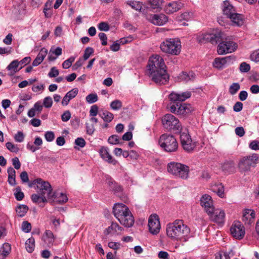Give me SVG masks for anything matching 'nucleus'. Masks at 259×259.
Instances as JSON below:
<instances>
[{"mask_svg":"<svg viewBox=\"0 0 259 259\" xmlns=\"http://www.w3.org/2000/svg\"><path fill=\"white\" fill-rule=\"evenodd\" d=\"M98 28L101 31H107L109 30V26L106 22H102L98 24Z\"/></svg>","mask_w":259,"mask_h":259,"instance_id":"nucleus-58","label":"nucleus"},{"mask_svg":"<svg viewBox=\"0 0 259 259\" xmlns=\"http://www.w3.org/2000/svg\"><path fill=\"white\" fill-rule=\"evenodd\" d=\"M47 54V49L45 48H41L36 58L33 60L32 65L33 66H37L39 65L44 61Z\"/></svg>","mask_w":259,"mask_h":259,"instance_id":"nucleus-25","label":"nucleus"},{"mask_svg":"<svg viewBox=\"0 0 259 259\" xmlns=\"http://www.w3.org/2000/svg\"><path fill=\"white\" fill-rule=\"evenodd\" d=\"M193 17V13L191 12H185L182 13L178 17V20L180 21L185 20L188 21L192 19Z\"/></svg>","mask_w":259,"mask_h":259,"instance_id":"nucleus-37","label":"nucleus"},{"mask_svg":"<svg viewBox=\"0 0 259 259\" xmlns=\"http://www.w3.org/2000/svg\"><path fill=\"white\" fill-rule=\"evenodd\" d=\"M14 139L16 142H22L24 139V135L23 132L21 131L18 132L14 137Z\"/></svg>","mask_w":259,"mask_h":259,"instance_id":"nucleus-55","label":"nucleus"},{"mask_svg":"<svg viewBox=\"0 0 259 259\" xmlns=\"http://www.w3.org/2000/svg\"><path fill=\"white\" fill-rule=\"evenodd\" d=\"M167 171L175 177L183 180H187L189 176V167L179 162L169 163L167 165Z\"/></svg>","mask_w":259,"mask_h":259,"instance_id":"nucleus-7","label":"nucleus"},{"mask_svg":"<svg viewBox=\"0 0 259 259\" xmlns=\"http://www.w3.org/2000/svg\"><path fill=\"white\" fill-rule=\"evenodd\" d=\"M234 59V57L232 56L223 58H216L213 62V66L219 70H222L225 67L227 64L232 63Z\"/></svg>","mask_w":259,"mask_h":259,"instance_id":"nucleus-21","label":"nucleus"},{"mask_svg":"<svg viewBox=\"0 0 259 259\" xmlns=\"http://www.w3.org/2000/svg\"><path fill=\"white\" fill-rule=\"evenodd\" d=\"M195 74L192 71L182 72L178 76L179 79L181 81L187 82L189 81H193L195 78Z\"/></svg>","mask_w":259,"mask_h":259,"instance_id":"nucleus-26","label":"nucleus"},{"mask_svg":"<svg viewBox=\"0 0 259 259\" xmlns=\"http://www.w3.org/2000/svg\"><path fill=\"white\" fill-rule=\"evenodd\" d=\"M113 212L120 223L125 227L130 228L133 226L135 222L134 217L125 204L120 203L115 204Z\"/></svg>","mask_w":259,"mask_h":259,"instance_id":"nucleus-4","label":"nucleus"},{"mask_svg":"<svg viewBox=\"0 0 259 259\" xmlns=\"http://www.w3.org/2000/svg\"><path fill=\"white\" fill-rule=\"evenodd\" d=\"M22 229L25 233L30 232L31 230V225L28 221H24L22 224Z\"/></svg>","mask_w":259,"mask_h":259,"instance_id":"nucleus-52","label":"nucleus"},{"mask_svg":"<svg viewBox=\"0 0 259 259\" xmlns=\"http://www.w3.org/2000/svg\"><path fill=\"white\" fill-rule=\"evenodd\" d=\"M180 141L182 146L186 151L190 152L192 151L195 147V144L192 143L191 136L188 133L184 132L181 133Z\"/></svg>","mask_w":259,"mask_h":259,"instance_id":"nucleus-15","label":"nucleus"},{"mask_svg":"<svg viewBox=\"0 0 259 259\" xmlns=\"http://www.w3.org/2000/svg\"><path fill=\"white\" fill-rule=\"evenodd\" d=\"M99 153L102 159L108 162L109 163L112 164L114 165L118 163V161L114 159L109 154V149L108 148L102 147L100 149Z\"/></svg>","mask_w":259,"mask_h":259,"instance_id":"nucleus-22","label":"nucleus"},{"mask_svg":"<svg viewBox=\"0 0 259 259\" xmlns=\"http://www.w3.org/2000/svg\"><path fill=\"white\" fill-rule=\"evenodd\" d=\"M99 115L106 122H110L114 118V115L111 112L105 110L103 111V112L100 113Z\"/></svg>","mask_w":259,"mask_h":259,"instance_id":"nucleus-33","label":"nucleus"},{"mask_svg":"<svg viewBox=\"0 0 259 259\" xmlns=\"http://www.w3.org/2000/svg\"><path fill=\"white\" fill-rule=\"evenodd\" d=\"M191 92L186 91L182 93L171 92L168 95L169 103L168 108L169 111L178 115H185L191 113L193 111V107L189 104L183 102L191 97Z\"/></svg>","mask_w":259,"mask_h":259,"instance_id":"nucleus-2","label":"nucleus"},{"mask_svg":"<svg viewBox=\"0 0 259 259\" xmlns=\"http://www.w3.org/2000/svg\"><path fill=\"white\" fill-rule=\"evenodd\" d=\"M7 172L8 173L9 184L11 186H15L17 183L16 181V171L12 167L8 168Z\"/></svg>","mask_w":259,"mask_h":259,"instance_id":"nucleus-28","label":"nucleus"},{"mask_svg":"<svg viewBox=\"0 0 259 259\" xmlns=\"http://www.w3.org/2000/svg\"><path fill=\"white\" fill-rule=\"evenodd\" d=\"M249 147L253 150H259V141L257 140L251 141L249 144Z\"/></svg>","mask_w":259,"mask_h":259,"instance_id":"nucleus-59","label":"nucleus"},{"mask_svg":"<svg viewBox=\"0 0 259 259\" xmlns=\"http://www.w3.org/2000/svg\"><path fill=\"white\" fill-rule=\"evenodd\" d=\"M59 70L57 69L55 67H53L51 68L50 71L48 74V76L51 78L55 77L59 75Z\"/></svg>","mask_w":259,"mask_h":259,"instance_id":"nucleus-60","label":"nucleus"},{"mask_svg":"<svg viewBox=\"0 0 259 259\" xmlns=\"http://www.w3.org/2000/svg\"><path fill=\"white\" fill-rule=\"evenodd\" d=\"M255 216V213L253 210L246 209L243 211L242 221L245 225H250L254 222Z\"/></svg>","mask_w":259,"mask_h":259,"instance_id":"nucleus-23","label":"nucleus"},{"mask_svg":"<svg viewBox=\"0 0 259 259\" xmlns=\"http://www.w3.org/2000/svg\"><path fill=\"white\" fill-rule=\"evenodd\" d=\"M99 108L97 105H93L90 110V116L95 117L98 114Z\"/></svg>","mask_w":259,"mask_h":259,"instance_id":"nucleus-56","label":"nucleus"},{"mask_svg":"<svg viewBox=\"0 0 259 259\" xmlns=\"http://www.w3.org/2000/svg\"><path fill=\"white\" fill-rule=\"evenodd\" d=\"M251 61L255 62H259V49L253 51L250 56Z\"/></svg>","mask_w":259,"mask_h":259,"instance_id":"nucleus-54","label":"nucleus"},{"mask_svg":"<svg viewBox=\"0 0 259 259\" xmlns=\"http://www.w3.org/2000/svg\"><path fill=\"white\" fill-rule=\"evenodd\" d=\"M11 250V246L8 243H5L3 245V250L1 251L3 253L7 256L10 253Z\"/></svg>","mask_w":259,"mask_h":259,"instance_id":"nucleus-49","label":"nucleus"},{"mask_svg":"<svg viewBox=\"0 0 259 259\" xmlns=\"http://www.w3.org/2000/svg\"><path fill=\"white\" fill-rule=\"evenodd\" d=\"M240 88V84L238 83L235 82L233 83L229 88V93L234 95L237 93V92L239 91Z\"/></svg>","mask_w":259,"mask_h":259,"instance_id":"nucleus-42","label":"nucleus"},{"mask_svg":"<svg viewBox=\"0 0 259 259\" xmlns=\"http://www.w3.org/2000/svg\"><path fill=\"white\" fill-rule=\"evenodd\" d=\"M222 169L225 173L230 174L235 171V164L233 160H226L222 164Z\"/></svg>","mask_w":259,"mask_h":259,"instance_id":"nucleus-27","label":"nucleus"},{"mask_svg":"<svg viewBox=\"0 0 259 259\" xmlns=\"http://www.w3.org/2000/svg\"><path fill=\"white\" fill-rule=\"evenodd\" d=\"M99 37L100 40L102 41V45L103 46H106L107 45V36L106 34L103 32H100L99 34Z\"/></svg>","mask_w":259,"mask_h":259,"instance_id":"nucleus-61","label":"nucleus"},{"mask_svg":"<svg viewBox=\"0 0 259 259\" xmlns=\"http://www.w3.org/2000/svg\"><path fill=\"white\" fill-rule=\"evenodd\" d=\"M25 248L28 252H32L35 247V241L34 238L31 237L28 239L25 242Z\"/></svg>","mask_w":259,"mask_h":259,"instance_id":"nucleus-35","label":"nucleus"},{"mask_svg":"<svg viewBox=\"0 0 259 259\" xmlns=\"http://www.w3.org/2000/svg\"><path fill=\"white\" fill-rule=\"evenodd\" d=\"M210 220L219 225L222 226L225 220V213L223 210L217 209L210 213H207Z\"/></svg>","mask_w":259,"mask_h":259,"instance_id":"nucleus-17","label":"nucleus"},{"mask_svg":"<svg viewBox=\"0 0 259 259\" xmlns=\"http://www.w3.org/2000/svg\"><path fill=\"white\" fill-rule=\"evenodd\" d=\"M167 236L174 240H184L190 233V229L184 223L182 220H176L166 225Z\"/></svg>","mask_w":259,"mask_h":259,"instance_id":"nucleus-3","label":"nucleus"},{"mask_svg":"<svg viewBox=\"0 0 259 259\" xmlns=\"http://www.w3.org/2000/svg\"><path fill=\"white\" fill-rule=\"evenodd\" d=\"M20 179L23 183H27L29 181V178L27 172L26 171H22L20 175Z\"/></svg>","mask_w":259,"mask_h":259,"instance_id":"nucleus-63","label":"nucleus"},{"mask_svg":"<svg viewBox=\"0 0 259 259\" xmlns=\"http://www.w3.org/2000/svg\"><path fill=\"white\" fill-rule=\"evenodd\" d=\"M123 230L122 228L120 227L117 223L112 222L111 225L108 227L107 230L109 233L111 231L117 232L118 231H121Z\"/></svg>","mask_w":259,"mask_h":259,"instance_id":"nucleus-44","label":"nucleus"},{"mask_svg":"<svg viewBox=\"0 0 259 259\" xmlns=\"http://www.w3.org/2000/svg\"><path fill=\"white\" fill-rule=\"evenodd\" d=\"M148 227L149 232L153 234H158L160 229V224L158 216L156 214H152L148 220Z\"/></svg>","mask_w":259,"mask_h":259,"instance_id":"nucleus-16","label":"nucleus"},{"mask_svg":"<svg viewBox=\"0 0 259 259\" xmlns=\"http://www.w3.org/2000/svg\"><path fill=\"white\" fill-rule=\"evenodd\" d=\"M19 65V62L17 60H14L10 63L7 67V69L10 71L9 75L12 76L19 70V69H18Z\"/></svg>","mask_w":259,"mask_h":259,"instance_id":"nucleus-29","label":"nucleus"},{"mask_svg":"<svg viewBox=\"0 0 259 259\" xmlns=\"http://www.w3.org/2000/svg\"><path fill=\"white\" fill-rule=\"evenodd\" d=\"M200 204L207 213H210L214 211V206L211 197L208 195H203L200 199Z\"/></svg>","mask_w":259,"mask_h":259,"instance_id":"nucleus-20","label":"nucleus"},{"mask_svg":"<svg viewBox=\"0 0 259 259\" xmlns=\"http://www.w3.org/2000/svg\"><path fill=\"white\" fill-rule=\"evenodd\" d=\"M160 48L163 53L178 55L181 52V44L178 38H166L161 43Z\"/></svg>","mask_w":259,"mask_h":259,"instance_id":"nucleus-6","label":"nucleus"},{"mask_svg":"<svg viewBox=\"0 0 259 259\" xmlns=\"http://www.w3.org/2000/svg\"><path fill=\"white\" fill-rule=\"evenodd\" d=\"M128 4L132 8V9L140 12L142 8L143 4L142 3L138 1H131Z\"/></svg>","mask_w":259,"mask_h":259,"instance_id":"nucleus-39","label":"nucleus"},{"mask_svg":"<svg viewBox=\"0 0 259 259\" xmlns=\"http://www.w3.org/2000/svg\"><path fill=\"white\" fill-rule=\"evenodd\" d=\"M49 199H53L54 202L58 204H62L66 203L68 199L67 195L63 193H57L54 192L53 194L51 195V197Z\"/></svg>","mask_w":259,"mask_h":259,"instance_id":"nucleus-24","label":"nucleus"},{"mask_svg":"<svg viewBox=\"0 0 259 259\" xmlns=\"http://www.w3.org/2000/svg\"><path fill=\"white\" fill-rule=\"evenodd\" d=\"M184 6V4L181 2L172 1L165 5L164 11L167 14H172L182 9Z\"/></svg>","mask_w":259,"mask_h":259,"instance_id":"nucleus-19","label":"nucleus"},{"mask_svg":"<svg viewBox=\"0 0 259 259\" xmlns=\"http://www.w3.org/2000/svg\"><path fill=\"white\" fill-rule=\"evenodd\" d=\"M53 104L52 99L51 97L48 96L44 98L43 101V105L47 108H51Z\"/></svg>","mask_w":259,"mask_h":259,"instance_id":"nucleus-53","label":"nucleus"},{"mask_svg":"<svg viewBox=\"0 0 259 259\" xmlns=\"http://www.w3.org/2000/svg\"><path fill=\"white\" fill-rule=\"evenodd\" d=\"M148 73L152 80L158 85L165 84L168 82L169 76L166 69L152 71Z\"/></svg>","mask_w":259,"mask_h":259,"instance_id":"nucleus-11","label":"nucleus"},{"mask_svg":"<svg viewBox=\"0 0 259 259\" xmlns=\"http://www.w3.org/2000/svg\"><path fill=\"white\" fill-rule=\"evenodd\" d=\"M44 241L48 244V246L52 245L55 240V238L53 233L50 230H47L44 236Z\"/></svg>","mask_w":259,"mask_h":259,"instance_id":"nucleus-30","label":"nucleus"},{"mask_svg":"<svg viewBox=\"0 0 259 259\" xmlns=\"http://www.w3.org/2000/svg\"><path fill=\"white\" fill-rule=\"evenodd\" d=\"M146 19L151 23L156 25H163L168 21V17L163 14H149Z\"/></svg>","mask_w":259,"mask_h":259,"instance_id":"nucleus-18","label":"nucleus"},{"mask_svg":"<svg viewBox=\"0 0 259 259\" xmlns=\"http://www.w3.org/2000/svg\"><path fill=\"white\" fill-rule=\"evenodd\" d=\"M223 33L219 29H213L209 32L202 34L200 40L201 42H210L212 44H217L220 42L217 47V52L219 55H222L234 52L237 48V44L227 38L223 40Z\"/></svg>","mask_w":259,"mask_h":259,"instance_id":"nucleus-1","label":"nucleus"},{"mask_svg":"<svg viewBox=\"0 0 259 259\" xmlns=\"http://www.w3.org/2000/svg\"><path fill=\"white\" fill-rule=\"evenodd\" d=\"M75 58L71 57L68 59L64 61L62 63V67L64 69L69 68L72 65V63L74 61Z\"/></svg>","mask_w":259,"mask_h":259,"instance_id":"nucleus-48","label":"nucleus"},{"mask_svg":"<svg viewBox=\"0 0 259 259\" xmlns=\"http://www.w3.org/2000/svg\"><path fill=\"white\" fill-rule=\"evenodd\" d=\"M55 134L52 131H47L45 134V138L47 142H52L55 139Z\"/></svg>","mask_w":259,"mask_h":259,"instance_id":"nucleus-51","label":"nucleus"},{"mask_svg":"<svg viewBox=\"0 0 259 259\" xmlns=\"http://www.w3.org/2000/svg\"><path fill=\"white\" fill-rule=\"evenodd\" d=\"M120 138L118 136L113 135L110 136L108 139V142L109 144L112 145H117L120 144Z\"/></svg>","mask_w":259,"mask_h":259,"instance_id":"nucleus-43","label":"nucleus"},{"mask_svg":"<svg viewBox=\"0 0 259 259\" xmlns=\"http://www.w3.org/2000/svg\"><path fill=\"white\" fill-rule=\"evenodd\" d=\"M37 183L36 189L39 194L47 193L48 198H50L52 192L51 184L48 181H45L41 178L37 179L35 182Z\"/></svg>","mask_w":259,"mask_h":259,"instance_id":"nucleus-14","label":"nucleus"},{"mask_svg":"<svg viewBox=\"0 0 259 259\" xmlns=\"http://www.w3.org/2000/svg\"><path fill=\"white\" fill-rule=\"evenodd\" d=\"M147 67L148 72L167 68L163 59L158 55H153L149 58Z\"/></svg>","mask_w":259,"mask_h":259,"instance_id":"nucleus-12","label":"nucleus"},{"mask_svg":"<svg viewBox=\"0 0 259 259\" xmlns=\"http://www.w3.org/2000/svg\"><path fill=\"white\" fill-rule=\"evenodd\" d=\"M14 194L15 198L18 201L22 200L24 197V194L23 192L21 191V189L20 186H18L15 188Z\"/></svg>","mask_w":259,"mask_h":259,"instance_id":"nucleus-40","label":"nucleus"},{"mask_svg":"<svg viewBox=\"0 0 259 259\" xmlns=\"http://www.w3.org/2000/svg\"><path fill=\"white\" fill-rule=\"evenodd\" d=\"M85 100L88 103L92 104L98 101V97L96 94H90L86 97Z\"/></svg>","mask_w":259,"mask_h":259,"instance_id":"nucleus-46","label":"nucleus"},{"mask_svg":"<svg viewBox=\"0 0 259 259\" xmlns=\"http://www.w3.org/2000/svg\"><path fill=\"white\" fill-rule=\"evenodd\" d=\"M28 207L24 204L19 205L16 208V211L17 215L19 217H23L25 215L28 211Z\"/></svg>","mask_w":259,"mask_h":259,"instance_id":"nucleus-34","label":"nucleus"},{"mask_svg":"<svg viewBox=\"0 0 259 259\" xmlns=\"http://www.w3.org/2000/svg\"><path fill=\"white\" fill-rule=\"evenodd\" d=\"M85 141L82 138H77L75 140V145L79 146L81 148H83L85 145Z\"/></svg>","mask_w":259,"mask_h":259,"instance_id":"nucleus-62","label":"nucleus"},{"mask_svg":"<svg viewBox=\"0 0 259 259\" xmlns=\"http://www.w3.org/2000/svg\"><path fill=\"white\" fill-rule=\"evenodd\" d=\"M259 163V155L253 153L251 155L241 158L238 164L240 172H246L250 170L251 167H254Z\"/></svg>","mask_w":259,"mask_h":259,"instance_id":"nucleus-8","label":"nucleus"},{"mask_svg":"<svg viewBox=\"0 0 259 259\" xmlns=\"http://www.w3.org/2000/svg\"><path fill=\"white\" fill-rule=\"evenodd\" d=\"M108 184L110 187V189L113 191L115 193L120 192L122 191V187L120 185H118L114 181H109Z\"/></svg>","mask_w":259,"mask_h":259,"instance_id":"nucleus-36","label":"nucleus"},{"mask_svg":"<svg viewBox=\"0 0 259 259\" xmlns=\"http://www.w3.org/2000/svg\"><path fill=\"white\" fill-rule=\"evenodd\" d=\"M6 146L12 152L17 153L19 151V148L18 146L11 142H7L6 144Z\"/></svg>","mask_w":259,"mask_h":259,"instance_id":"nucleus-47","label":"nucleus"},{"mask_svg":"<svg viewBox=\"0 0 259 259\" xmlns=\"http://www.w3.org/2000/svg\"><path fill=\"white\" fill-rule=\"evenodd\" d=\"M160 146L166 152H174L178 148V143L175 137L171 135L164 134L160 136L158 141Z\"/></svg>","mask_w":259,"mask_h":259,"instance_id":"nucleus-9","label":"nucleus"},{"mask_svg":"<svg viewBox=\"0 0 259 259\" xmlns=\"http://www.w3.org/2000/svg\"><path fill=\"white\" fill-rule=\"evenodd\" d=\"M223 15L229 18L234 25L241 26L243 23V16L237 13L235 8L230 3L226 1L222 6Z\"/></svg>","mask_w":259,"mask_h":259,"instance_id":"nucleus-5","label":"nucleus"},{"mask_svg":"<svg viewBox=\"0 0 259 259\" xmlns=\"http://www.w3.org/2000/svg\"><path fill=\"white\" fill-rule=\"evenodd\" d=\"M110 108L113 110H118L121 108L122 103L119 100H115L110 103Z\"/></svg>","mask_w":259,"mask_h":259,"instance_id":"nucleus-41","label":"nucleus"},{"mask_svg":"<svg viewBox=\"0 0 259 259\" xmlns=\"http://www.w3.org/2000/svg\"><path fill=\"white\" fill-rule=\"evenodd\" d=\"M230 232L234 238L240 240L244 236L245 232L244 227L241 222L235 221L230 228Z\"/></svg>","mask_w":259,"mask_h":259,"instance_id":"nucleus-13","label":"nucleus"},{"mask_svg":"<svg viewBox=\"0 0 259 259\" xmlns=\"http://www.w3.org/2000/svg\"><path fill=\"white\" fill-rule=\"evenodd\" d=\"M78 92V90L77 88H74L72 89L71 91H69L66 93V95L70 98L72 99L75 97V96L77 95Z\"/></svg>","mask_w":259,"mask_h":259,"instance_id":"nucleus-57","label":"nucleus"},{"mask_svg":"<svg viewBox=\"0 0 259 259\" xmlns=\"http://www.w3.org/2000/svg\"><path fill=\"white\" fill-rule=\"evenodd\" d=\"M163 127L167 131H180L182 125L178 118L171 114H166L162 118Z\"/></svg>","mask_w":259,"mask_h":259,"instance_id":"nucleus-10","label":"nucleus"},{"mask_svg":"<svg viewBox=\"0 0 259 259\" xmlns=\"http://www.w3.org/2000/svg\"><path fill=\"white\" fill-rule=\"evenodd\" d=\"M71 117V113L69 111H65L61 115V119L64 122L68 121Z\"/></svg>","mask_w":259,"mask_h":259,"instance_id":"nucleus-64","label":"nucleus"},{"mask_svg":"<svg viewBox=\"0 0 259 259\" xmlns=\"http://www.w3.org/2000/svg\"><path fill=\"white\" fill-rule=\"evenodd\" d=\"M31 200L35 203H45L47 202V199L44 194H33L31 196Z\"/></svg>","mask_w":259,"mask_h":259,"instance_id":"nucleus-32","label":"nucleus"},{"mask_svg":"<svg viewBox=\"0 0 259 259\" xmlns=\"http://www.w3.org/2000/svg\"><path fill=\"white\" fill-rule=\"evenodd\" d=\"M163 0H148L147 5L153 10H160Z\"/></svg>","mask_w":259,"mask_h":259,"instance_id":"nucleus-31","label":"nucleus"},{"mask_svg":"<svg viewBox=\"0 0 259 259\" xmlns=\"http://www.w3.org/2000/svg\"><path fill=\"white\" fill-rule=\"evenodd\" d=\"M250 69V66L247 63L243 62L240 64L239 70L241 72H247Z\"/></svg>","mask_w":259,"mask_h":259,"instance_id":"nucleus-50","label":"nucleus"},{"mask_svg":"<svg viewBox=\"0 0 259 259\" xmlns=\"http://www.w3.org/2000/svg\"><path fill=\"white\" fill-rule=\"evenodd\" d=\"M213 191L215 192L221 198H223L224 196V186L222 184L220 183L216 185L213 188Z\"/></svg>","mask_w":259,"mask_h":259,"instance_id":"nucleus-38","label":"nucleus"},{"mask_svg":"<svg viewBox=\"0 0 259 259\" xmlns=\"http://www.w3.org/2000/svg\"><path fill=\"white\" fill-rule=\"evenodd\" d=\"M94 50L92 47H87L84 51V54L83 56V60L84 61H85L88 60L89 57L94 53Z\"/></svg>","mask_w":259,"mask_h":259,"instance_id":"nucleus-45","label":"nucleus"}]
</instances>
